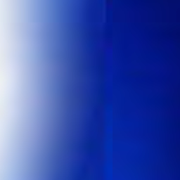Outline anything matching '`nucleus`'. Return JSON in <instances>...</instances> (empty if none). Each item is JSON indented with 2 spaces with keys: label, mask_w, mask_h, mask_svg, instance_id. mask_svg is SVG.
Masks as SVG:
<instances>
[{
  "label": "nucleus",
  "mask_w": 180,
  "mask_h": 180,
  "mask_svg": "<svg viewBox=\"0 0 180 180\" xmlns=\"http://www.w3.org/2000/svg\"><path fill=\"white\" fill-rule=\"evenodd\" d=\"M110 137H113V0H110Z\"/></svg>",
  "instance_id": "1"
},
{
  "label": "nucleus",
  "mask_w": 180,
  "mask_h": 180,
  "mask_svg": "<svg viewBox=\"0 0 180 180\" xmlns=\"http://www.w3.org/2000/svg\"><path fill=\"white\" fill-rule=\"evenodd\" d=\"M131 66H116V65H113V70H114V97H113V101L115 102V101H127V99H116V97H115V70H116V68H130ZM128 101H130V99H128Z\"/></svg>",
  "instance_id": "2"
},
{
  "label": "nucleus",
  "mask_w": 180,
  "mask_h": 180,
  "mask_svg": "<svg viewBox=\"0 0 180 180\" xmlns=\"http://www.w3.org/2000/svg\"><path fill=\"white\" fill-rule=\"evenodd\" d=\"M114 15H115V13H114Z\"/></svg>",
  "instance_id": "3"
},
{
  "label": "nucleus",
  "mask_w": 180,
  "mask_h": 180,
  "mask_svg": "<svg viewBox=\"0 0 180 180\" xmlns=\"http://www.w3.org/2000/svg\"><path fill=\"white\" fill-rule=\"evenodd\" d=\"M114 119H115V117H114Z\"/></svg>",
  "instance_id": "4"
},
{
  "label": "nucleus",
  "mask_w": 180,
  "mask_h": 180,
  "mask_svg": "<svg viewBox=\"0 0 180 180\" xmlns=\"http://www.w3.org/2000/svg\"><path fill=\"white\" fill-rule=\"evenodd\" d=\"M114 148H115V146H114Z\"/></svg>",
  "instance_id": "5"
}]
</instances>
